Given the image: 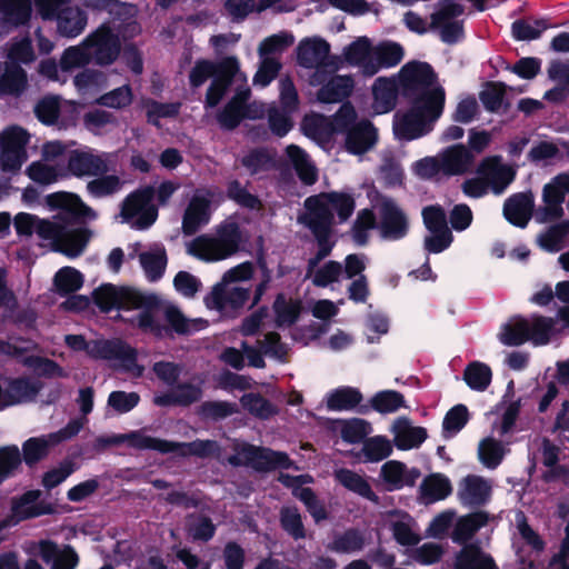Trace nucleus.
Segmentation results:
<instances>
[{"label": "nucleus", "instance_id": "0eeeda50", "mask_svg": "<svg viewBox=\"0 0 569 569\" xmlns=\"http://www.w3.org/2000/svg\"><path fill=\"white\" fill-rule=\"evenodd\" d=\"M47 204L53 209L59 210L56 219L58 222L71 228L76 224H82L87 219H96V211L87 206L82 199L71 192L58 191L47 196Z\"/></svg>", "mask_w": 569, "mask_h": 569}, {"label": "nucleus", "instance_id": "774afa93", "mask_svg": "<svg viewBox=\"0 0 569 569\" xmlns=\"http://www.w3.org/2000/svg\"><path fill=\"white\" fill-rule=\"evenodd\" d=\"M226 194L229 200H232L242 208L249 210H260L262 208V202L259 197L249 192L237 179L227 183Z\"/></svg>", "mask_w": 569, "mask_h": 569}, {"label": "nucleus", "instance_id": "f257e3e1", "mask_svg": "<svg viewBox=\"0 0 569 569\" xmlns=\"http://www.w3.org/2000/svg\"><path fill=\"white\" fill-rule=\"evenodd\" d=\"M239 74L241 72L238 58L227 56L217 61L198 59L190 69L188 79L192 90L199 89L211 79L203 101V108L208 111L220 104Z\"/></svg>", "mask_w": 569, "mask_h": 569}, {"label": "nucleus", "instance_id": "b1692460", "mask_svg": "<svg viewBox=\"0 0 569 569\" xmlns=\"http://www.w3.org/2000/svg\"><path fill=\"white\" fill-rule=\"evenodd\" d=\"M442 173L458 176L466 173L475 161L472 152L462 143L448 147L440 153Z\"/></svg>", "mask_w": 569, "mask_h": 569}, {"label": "nucleus", "instance_id": "4468645a", "mask_svg": "<svg viewBox=\"0 0 569 569\" xmlns=\"http://www.w3.org/2000/svg\"><path fill=\"white\" fill-rule=\"evenodd\" d=\"M492 495L491 483L477 475L466 476L459 483L458 499L461 505L470 508L486 506Z\"/></svg>", "mask_w": 569, "mask_h": 569}, {"label": "nucleus", "instance_id": "20e7f679", "mask_svg": "<svg viewBox=\"0 0 569 569\" xmlns=\"http://www.w3.org/2000/svg\"><path fill=\"white\" fill-rule=\"evenodd\" d=\"M93 303L103 313L113 309L130 310L146 308H160L161 299L156 293H146L138 289L112 283H102L92 292Z\"/></svg>", "mask_w": 569, "mask_h": 569}, {"label": "nucleus", "instance_id": "6e6552de", "mask_svg": "<svg viewBox=\"0 0 569 569\" xmlns=\"http://www.w3.org/2000/svg\"><path fill=\"white\" fill-rule=\"evenodd\" d=\"M378 230L381 239L399 241L406 238L410 230V220L405 210L395 199L382 197L377 203Z\"/></svg>", "mask_w": 569, "mask_h": 569}, {"label": "nucleus", "instance_id": "0e129e2a", "mask_svg": "<svg viewBox=\"0 0 569 569\" xmlns=\"http://www.w3.org/2000/svg\"><path fill=\"white\" fill-rule=\"evenodd\" d=\"M20 470L19 447L17 445L0 447V485L16 477Z\"/></svg>", "mask_w": 569, "mask_h": 569}, {"label": "nucleus", "instance_id": "473e14b6", "mask_svg": "<svg viewBox=\"0 0 569 569\" xmlns=\"http://www.w3.org/2000/svg\"><path fill=\"white\" fill-rule=\"evenodd\" d=\"M92 232L87 227L68 228L63 224V234L58 242L56 251L70 258L80 256L86 249Z\"/></svg>", "mask_w": 569, "mask_h": 569}, {"label": "nucleus", "instance_id": "2eb2a0df", "mask_svg": "<svg viewBox=\"0 0 569 569\" xmlns=\"http://www.w3.org/2000/svg\"><path fill=\"white\" fill-rule=\"evenodd\" d=\"M421 471L413 467L408 469L406 463L399 460H389L380 469V477L387 491L400 490L403 487H413L420 478Z\"/></svg>", "mask_w": 569, "mask_h": 569}, {"label": "nucleus", "instance_id": "423d86ee", "mask_svg": "<svg viewBox=\"0 0 569 569\" xmlns=\"http://www.w3.org/2000/svg\"><path fill=\"white\" fill-rule=\"evenodd\" d=\"M91 60L99 67L114 63L121 53V40L117 29L109 21L101 23L83 39Z\"/></svg>", "mask_w": 569, "mask_h": 569}, {"label": "nucleus", "instance_id": "39448f33", "mask_svg": "<svg viewBox=\"0 0 569 569\" xmlns=\"http://www.w3.org/2000/svg\"><path fill=\"white\" fill-rule=\"evenodd\" d=\"M236 455L227 458L232 467H250L259 472H269L277 469H290L292 460L287 452L274 451L271 448L254 446L248 442L234 446Z\"/></svg>", "mask_w": 569, "mask_h": 569}, {"label": "nucleus", "instance_id": "864d4df0", "mask_svg": "<svg viewBox=\"0 0 569 569\" xmlns=\"http://www.w3.org/2000/svg\"><path fill=\"white\" fill-rule=\"evenodd\" d=\"M567 236H569V220H562L539 233L537 242L547 252H558Z\"/></svg>", "mask_w": 569, "mask_h": 569}, {"label": "nucleus", "instance_id": "9b49d317", "mask_svg": "<svg viewBox=\"0 0 569 569\" xmlns=\"http://www.w3.org/2000/svg\"><path fill=\"white\" fill-rule=\"evenodd\" d=\"M187 252L204 262H216L228 259L236 254L217 233L200 234L196 237L187 247Z\"/></svg>", "mask_w": 569, "mask_h": 569}, {"label": "nucleus", "instance_id": "09e8293b", "mask_svg": "<svg viewBox=\"0 0 569 569\" xmlns=\"http://www.w3.org/2000/svg\"><path fill=\"white\" fill-rule=\"evenodd\" d=\"M27 81V72L20 66H7L0 77V94L20 96Z\"/></svg>", "mask_w": 569, "mask_h": 569}, {"label": "nucleus", "instance_id": "de8ad7c7", "mask_svg": "<svg viewBox=\"0 0 569 569\" xmlns=\"http://www.w3.org/2000/svg\"><path fill=\"white\" fill-rule=\"evenodd\" d=\"M240 403L244 410L260 420H268L279 412L276 405L258 392L244 393L240 398Z\"/></svg>", "mask_w": 569, "mask_h": 569}, {"label": "nucleus", "instance_id": "f03ea898", "mask_svg": "<svg viewBox=\"0 0 569 569\" xmlns=\"http://www.w3.org/2000/svg\"><path fill=\"white\" fill-rule=\"evenodd\" d=\"M305 212L298 216V222L310 226L319 221L327 226L329 234H333L335 214L337 212L340 222L347 221L353 213L356 203L351 194L345 192H321L310 196L305 200Z\"/></svg>", "mask_w": 569, "mask_h": 569}, {"label": "nucleus", "instance_id": "4c0bfd02", "mask_svg": "<svg viewBox=\"0 0 569 569\" xmlns=\"http://www.w3.org/2000/svg\"><path fill=\"white\" fill-rule=\"evenodd\" d=\"M305 227L312 233L318 247L316 254L308 261L307 277H309L318 263L331 254L336 241L328 233L327 226H322L319 221L311 222L310 226Z\"/></svg>", "mask_w": 569, "mask_h": 569}, {"label": "nucleus", "instance_id": "e2e57ef3", "mask_svg": "<svg viewBox=\"0 0 569 569\" xmlns=\"http://www.w3.org/2000/svg\"><path fill=\"white\" fill-rule=\"evenodd\" d=\"M555 320L549 317L533 315L531 321L528 320V341L535 346H543L550 341Z\"/></svg>", "mask_w": 569, "mask_h": 569}, {"label": "nucleus", "instance_id": "6e6d98bb", "mask_svg": "<svg viewBox=\"0 0 569 569\" xmlns=\"http://www.w3.org/2000/svg\"><path fill=\"white\" fill-rule=\"evenodd\" d=\"M280 527L292 539L300 540L307 537L305 525L299 509L296 506H284L279 513Z\"/></svg>", "mask_w": 569, "mask_h": 569}, {"label": "nucleus", "instance_id": "1a4fd4ad", "mask_svg": "<svg viewBox=\"0 0 569 569\" xmlns=\"http://www.w3.org/2000/svg\"><path fill=\"white\" fill-rule=\"evenodd\" d=\"M437 81L432 66L422 61L407 62L399 71L400 96L410 98Z\"/></svg>", "mask_w": 569, "mask_h": 569}, {"label": "nucleus", "instance_id": "13d9d810", "mask_svg": "<svg viewBox=\"0 0 569 569\" xmlns=\"http://www.w3.org/2000/svg\"><path fill=\"white\" fill-rule=\"evenodd\" d=\"M147 122L160 128V119L176 118L181 109V102H160L154 99L144 101Z\"/></svg>", "mask_w": 569, "mask_h": 569}, {"label": "nucleus", "instance_id": "69168bd1", "mask_svg": "<svg viewBox=\"0 0 569 569\" xmlns=\"http://www.w3.org/2000/svg\"><path fill=\"white\" fill-rule=\"evenodd\" d=\"M23 365L32 369L33 372L39 377H67L64 369L57 361L47 357L31 355L23 359Z\"/></svg>", "mask_w": 569, "mask_h": 569}, {"label": "nucleus", "instance_id": "f704fd0d", "mask_svg": "<svg viewBox=\"0 0 569 569\" xmlns=\"http://www.w3.org/2000/svg\"><path fill=\"white\" fill-rule=\"evenodd\" d=\"M363 396L358 388L343 386L330 391L326 398L327 409L330 411H350L363 406Z\"/></svg>", "mask_w": 569, "mask_h": 569}, {"label": "nucleus", "instance_id": "c85d7f7f", "mask_svg": "<svg viewBox=\"0 0 569 569\" xmlns=\"http://www.w3.org/2000/svg\"><path fill=\"white\" fill-rule=\"evenodd\" d=\"M400 94V84L396 80L380 77L376 79L372 86L373 108L377 113H387L392 111L397 104V98Z\"/></svg>", "mask_w": 569, "mask_h": 569}, {"label": "nucleus", "instance_id": "f8f14e48", "mask_svg": "<svg viewBox=\"0 0 569 569\" xmlns=\"http://www.w3.org/2000/svg\"><path fill=\"white\" fill-rule=\"evenodd\" d=\"M187 252L204 262H216L228 259L236 254L217 233L200 234L196 237L187 247Z\"/></svg>", "mask_w": 569, "mask_h": 569}, {"label": "nucleus", "instance_id": "cd10ccee", "mask_svg": "<svg viewBox=\"0 0 569 569\" xmlns=\"http://www.w3.org/2000/svg\"><path fill=\"white\" fill-rule=\"evenodd\" d=\"M455 569H499L495 559L478 543L462 546L455 560Z\"/></svg>", "mask_w": 569, "mask_h": 569}, {"label": "nucleus", "instance_id": "3c124183", "mask_svg": "<svg viewBox=\"0 0 569 569\" xmlns=\"http://www.w3.org/2000/svg\"><path fill=\"white\" fill-rule=\"evenodd\" d=\"M365 543L363 533L359 529L349 528L333 537L329 549L338 553H352L362 550Z\"/></svg>", "mask_w": 569, "mask_h": 569}, {"label": "nucleus", "instance_id": "4be33fe9", "mask_svg": "<svg viewBox=\"0 0 569 569\" xmlns=\"http://www.w3.org/2000/svg\"><path fill=\"white\" fill-rule=\"evenodd\" d=\"M403 47L395 41H381L373 46L371 63L367 64L369 77H373L381 69L398 66L403 59Z\"/></svg>", "mask_w": 569, "mask_h": 569}, {"label": "nucleus", "instance_id": "7c9ffc66", "mask_svg": "<svg viewBox=\"0 0 569 569\" xmlns=\"http://www.w3.org/2000/svg\"><path fill=\"white\" fill-rule=\"evenodd\" d=\"M405 396L397 390H381L376 392L369 400V405L360 406L358 412L367 415L375 410L381 415L397 412L400 408H407Z\"/></svg>", "mask_w": 569, "mask_h": 569}, {"label": "nucleus", "instance_id": "dca6fc26", "mask_svg": "<svg viewBox=\"0 0 569 569\" xmlns=\"http://www.w3.org/2000/svg\"><path fill=\"white\" fill-rule=\"evenodd\" d=\"M428 122L430 121L417 108L410 107L407 112L395 114L393 131L399 139L411 141L429 132Z\"/></svg>", "mask_w": 569, "mask_h": 569}, {"label": "nucleus", "instance_id": "603ef678", "mask_svg": "<svg viewBox=\"0 0 569 569\" xmlns=\"http://www.w3.org/2000/svg\"><path fill=\"white\" fill-rule=\"evenodd\" d=\"M378 229V221L371 209H362L358 212L351 227V238L359 247H365L369 242V231Z\"/></svg>", "mask_w": 569, "mask_h": 569}, {"label": "nucleus", "instance_id": "2f4dec72", "mask_svg": "<svg viewBox=\"0 0 569 569\" xmlns=\"http://www.w3.org/2000/svg\"><path fill=\"white\" fill-rule=\"evenodd\" d=\"M54 446L48 436L30 437L22 442L19 449L21 465L24 463L29 469H33L48 458L51 448Z\"/></svg>", "mask_w": 569, "mask_h": 569}, {"label": "nucleus", "instance_id": "052dcab7", "mask_svg": "<svg viewBox=\"0 0 569 569\" xmlns=\"http://www.w3.org/2000/svg\"><path fill=\"white\" fill-rule=\"evenodd\" d=\"M53 284L60 296H67L82 287L83 274L73 267H62L54 274Z\"/></svg>", "mask_w": 569, "mask_h": 569}, {"label": "nucleus", "instance_id": "338daca9", "mask_svg": "<svg viewBox=\"0 0 569 569\" xmlns=\"http://www.w3.org/2000/svg\"><path fill=\"white\" fill-rule=\"evenodd\" d=\"M240 163L251 176L269 170L273 164L270 152L262 147L250 149L241 159Z\"/></svg>", "mask_w": 569, "mask_h": 569}, {"label": "nucleus", "instance_id": "680f3d73", "mask_svg": "<svg viewBox=\"0 0 569 569\" xmlns=\"http://www.w3.org/2000/svg\"><path fill=\"white\" fill-rule=\"evenodd\" d=\"M252 118L250 112L244 111L229 101L216 113V121L223 131H233L244 119Z\"/></svg>", "mask_w": 569, "mask_h": 569}, {"label": "nucleus", "instance_id": "ddd939ff", "mask_svg": "<svg viewBox=\"0 0 569 569\" xmlns=\"http://www.w3.org/2000/svg\"><path fill=\"white\" fill-rule=\"evenodd\" d=\"M535 212V196L531 190L513 193L505 200L503 217L515 227L525 229Z\"/></svg>", "mask_w": 569, "mask_h": 569}, {"label": "nucleus", "instance_id": "a211bd4d", "mask_svg": "<svg viewBox=\"0 0 569 569\" xmlns=\"http://www.w3.org/2000/svg\"><path fill=\"white\" fill-rule=\"evenodd\" d=\"M420 111L430 122L440 118L446 102V92L441 86L430 87L417 92L416 96L406 98Z\"/></svg>", "mask_w": 569, "mask_h": 569}, {"label": "nucleus", "instance_id": "bb28decb", "mask_svg": "<svg viewBox=\"0 0 569 569\" xmlns=\"http://www.w3.org/2000/svg\"><path fill=\"white\" fill-rule=\"evenodd\" d=\"M57 22V32L63 38H76L86 28L88 16L78 7H66L53 17Z\"/></svg>", "mask_w": 569, "mask_h": 569}, {"label": "nucleus", "instance_id": "c03bdc74", "mask_svg": "<svg viewBox=\"0 0 569 569\" xmlns=\"http://www.w3.org/2000/svg\"><path fill=\"white\" fill-rule=\"evenodd\" d=\"M372 49L373 46L370 40L362 37L347 46L343 50V56L349 64L359 67L362 74L369 77L367 64L371 63Z\"/></svg>", "mask_w": 569, "mask_h": 569}, {"label": "nucleus", "instance_id": "a18cd8bd", "mask_svg": "<svg viewBox=\"0 0 569 569\" xmlns=\"http://www.w3.org/2000/svg\"><path fill=\"white\" fill-rule=\"evenodd\" d=\"M154 188L147 186L129 193L121 204V217L129 222L154 199Z\"/></svg>", "mask_w": 569, "mask_h": 569}, {"label": "nucleus", "instance_id": "49530a36", "mask_svg": "<svg viewBox=\"0 0 569 569\" xmlns=\"http://www.w3.org/2000/svg\"><path fill=\"white\" fill-rule=\"evenodd\" d=\"M301 131L315 141H328L331 137L332 126L328 118L321 113L306 114L301 120Z\"/></svg>", "mask_w": 569, "mask_h": 569}, {"label": "nucleus", "instance_id": "37998d69", "mask_svg": "<svg viewBox=\"0 0 569 569\" xmlns=\"http://www.w3.org/2000/svg\"><path fill=\"white\" fill-rule=\"evenodd\" d=\"M507 84L501 81H488L479 93V99L483 108L492 113L501 109L506 112L510 108V102L505 100Z\"/></svg>", "mask_w": 569, "mask_h": 569}, {"label": "nucleus", "instance_id": "72a5a7b5", "mask_svg": "<svg viewBox=\"0 0 569 569\" xmlns=\"http://www.w3.org/2000/svg\"><path fill=\"white\" fill-rule=\"evenodd\" d=\"M43 383L41 381H32L28 377L13 378L9 381L6 390L4 405L13 406L20 402L32 401L39 395Z\"/></svg>", "mask_w": 569, "mask_h": 569}, {"label": "nucleus", "instance_id": "8fccbe9b", "mask_svg": "<svg viewBox=\"0 0 569 569\" xmlns=\"http://www.w3.org/2000/svg\"><path fill=\"white\" fill-rule=\"evenodd\" d=\"M140 264L150 281L159 280L167 267L168 257L166 249L161 247L157 251H144L139 254Z\"/></svg>", "mask_w": 569, "mask_h": 569}, {"label": "nucleus", "instance_id": "a19ab883", "mask_svg": "<svg viewBox=\"0 0 569 569\" xmlns=\"http://www.w3.org/2000/svg\"><path fill=\"white\" fill-rule=\"evenodd\" d=\"M0 14L6 27L24 26L31 17V0H0Z\"/></svg>", "mask_w": 569, "mask_h": 569}, {"label": "nucleus", "instance_id": "c756f323", "mask_svg": "<svg viewBox=\"0 0 569 569\" xmlns=\"http://www.w3.org/2000/svg\"><path fill=\"white\" fill-rule=\"evenodd\" d=\"M355 88L351 76H332L317 92L318 101L322 103H338L349 98Z\"/></svg>", "mask_w": 569, "mask_h": 569}, {"label": "nucleus", "instance_id": "5fc2aeb1", "mask_svg": "<svg viewBox=\"0 0 569 569\" xmlns=\"http://www.w3.org/2000/svg\"><path fill=\"white\" fill-rule=\"evenodd\" d=\"M491 368L479 361L470 362L463 371V380L467 386L476 391H485L491 383Z\"/></svg>", "mask_w": 569, "mask_h": 569}, {"label": "nucleus", "instance_id": "c9c22d12", "mask_svg": "<svg viewBox=\"0 0 569 569\" xmlns=\"http://www.w3.org/2000/svg\"><path fill=\"white\" fill-rule=\"evenodd\" d=\"M489 521V515L486 511L478 510L460 517L452 532V540L460 545H467L475 533L485 527Z\"/></svg>", "mask_w": 569, "mask_h": 569}, {"label": "nucleus", "instance_id": "e433bc0d", "mask_svg": "<svg viewBox=\"0 0 569 569\" xmlns=\"http://www.w3.org/2000/svg\"><path fill=\"white\" fill-rule=\"evenodd\" d=\"M335 479L347 490L373 502L379 503V496L372 490L366 478L353 470L341 468L335 471Z\"/></svg>", "mask_w": 569, "mask_h": 569}, {"label": "nucleus", "instance_id": "a878e982", "mask_svg": "<svg viewBox=\"0 0 569 569\" xmlns=\"http://www.w3.org/2000/svg\"><path fill=\"white\" fill-rule=\"evenodd\" d=\"M392 432L395 435V446L399 450L418 448L428 437L426 428L411 426L410 420L406 417H399L395 420Z\"/></svg>", "mask_w": 569, "mask_h": 569}, {"label": "nucleus", "instance_id": "7ed1b4c3", "mask_svg": "<svg viewBox=\"0 0 569 569\" xmlns=\"http://www.w3.org/2000/svg\"><path fill=\"white\" fill-rule=\"evenodd\" d=\"M157 308H146L137 316V327L144 333L158 340L189 337L201 329L200 319H189L176 305H168L163 309L164 325L160 323L153 315Z\"/></svg>", "mask_w": 569, "mask_h": 569}, {"label": "nucleus", "instance_id": "412c9836", "mask_svg": "<svg viewBox=\"0 0 569 569\" xmlns=\"http://www.w3.org/2000/svg\"><path fill=\"white\" fill-rule=\"evenodd\" d=\"M90 353L100 359L120 360L126 370H131L137 366V350L121 340L96 342Z\"/></svg>", "mask_w": 569, "mask_h": 569}, {"label": "nucleus", "instance_id": "f3484780", "mask_svg": "<svg viewBox=\"0 0 569 569\" xmlns=\"http://www.w3.org/2000/svg\"><path fill=\"white\" fill-rule=\"evenodd\" d=\"M478 172L486 177L496 194H500L515 180L516 171L501 163L500 157H487L479 164Z\"/></svg>", "mask_w": 569, "mask_h": 569}, {"label": "nucleus", "instance_id": "5701e85b", "mask_svg": "<svg viewBox=\"0 0 569 569\" xmlns=\"http://www.w3.org/2000/svg\"><path fill=\"white\" fill-rule=\"evenodd\" d=\"M41 497V491L38 489L28 490L19 498L12 500L11 510L20 520L37 518L43 515L53 512L51 503L44 501L37 502Z\"/></svg>", "mask_w": 569, "mask_h": 569}, {"label": "nucleus", "instance_id": "393cba45", "mask_svg": "<svg viewBox=\"0 0 569 569\" xmlns=\"http://www.w3.org/2000/svg\"><path fill=\"white\" fill-rule=\"evenodd\" d=\"M345 134V148L351 154H363L377 140V130L368 120L358 122Z\"/></svg>", "mask_w": 569, "mask_h": 569}, {"label": "nucleus", "instance_id": "6ab92c4d", "mask_svg": "<svg viewBox=\"0 0 569 569\" xmlns=\"http://www.w3.org/2000/svg\"><path fill=\"white\" fill-rule=\"evenodd\" d=\"M211 200L204 196L194 194L189 201L182 217V233L196 234L200 228L210 221Z\"/></svg>", "mask_w": 569, "mask_h": 569}, {"label": "nucleus", "instance_id": "4d7b16f0", "mask_svg": "<svg viewBox=\"0 0 569 569\" xmlns=\"http://www.w3.org/2000/svg\"><path fill=\"white\" fill-rule=\"evenodd\" d=\"M238 412L234 402L224 400H207L203 401L197 410V415L202 420L220 421Z\"/></svg>", "mask_w": 569, "mask_h": 569}, {"label": "nucleus", "instance_id": "58836bf2", "mask_svg": "<svg viewBox=\"0 0 569 569\" xmlns=\"http://www.w3.org/2000/svg\"><path fill=\"white\" fill-rule=\"evenodd\" d=\"M419 490L427 503H433L449 497L452 492V485L446 475L436 472L425 477Z\"/></svg>", "mask_w": 569, "mask_h": 569}, {"label": "nucleus", "instance_id": "9d476101", "mask_svg": "<svg viewBox=\"0 0 569 569\" xmlns=\"http://www.w3.org/2000/svg\"><path fill=\"white\" fill-rule=\"evenodd\" d=\"M67 169L77 178L97 177L109 171L106 154L94 153L92 149H73L67 153Z\"/></svg>", "mask_w": 569, "mask_h": 569}, {"label": "nucleus", "instance_id": "ea45409f", "mask_svg": "<svg viewBox=\"0 0 569 569\" xmlns=\"http://www.w3.org/2000/svg\"><path fill=\"white\" fill-rule=\"evenodd\" d=\"M286 153L300 181L307 186L315 184L318 180V172L307 152L299 146L290 144L287 147Z\"/></svg>", "mask_w": 569, "mask_h": 569}, {"label": "nucleus", "instance_id": "bf43d9fd", "mask_svg": "<svg viewBox=\"0 0 569 569\" xmlns=\"http://www.w3.org/2000/svg\"><path fill=\"white\" fill-rule=\"evenodd\" d=\"M528 338V319L520 316L513 322L505 323L499 333L500 342L509 347L521 346Z\"/></svg>", "mask_w": 569, "mask_h": 569}, {"label": "nucleus", "instance_id": "aec40b11", "mask_svg": "<svg viewBox=\"0 0 569 569\" xmlns=\"http://www.w3.org/2000/svg\"><path fill=\"white\" fill-rule=\"evenodd\" d=\"M330 44L322 38H306L297 47V62L306 69L327 66Z\"/></svg>", "mask_w": 569, "mask_h": 569}, {"label": "nucleus", "instance_id": "79ce46f5", "mask_svg": "<svg viewBox=\"0 0 569 569\" xmlns=\"http://www.w3.org/2000/svg\"><path fill=\"white\" fill-rule=\"evenodd\" d=\"M272 309L277 328L291 327L299 320L302 305L300 300H287L283 293H278L272 303Z\"/></svg>", "mask_w": 569, "mask_h": 569}]
</instances>
